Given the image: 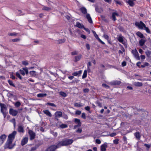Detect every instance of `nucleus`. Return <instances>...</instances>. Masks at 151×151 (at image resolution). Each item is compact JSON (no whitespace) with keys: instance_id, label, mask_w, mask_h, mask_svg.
Segmentation results:
<instances>
[{"instance_id":"obj_1","label":"nucleus","mask_w":151,"mask_h":151,"mask_svg":"<svg viewBox=\"0 0 151 151\" xmlns=\"http://www.w3.org/2000/svg\"><path fill=\"white\" fill-rule=\"evenodd\" d=\"M1 107V112L3 114L4 118H5L8 112H7V108L6 105L4 104L0 103Z\"/></svg>"},{"instance_id":"obj_2","label":"nucleus","mask_w":151,"mask_h":151,"mask_svg":"<svg viewBox=\"0 0 151 151\" xmlns=\"http://www.w3.org/2000/svg\"><path fill=\"white\" fill-rule=\"evenodd\" d=\"M13 141L7 139L6 143L4 145V148H8L9 149H11L14 148L15 144H12Z\"/></svg>"},{"instance_id":"obj_3","label":"nucleus","mask_w":151,"mask_h":151,"mask_svg":"<svg viewBox=\"0 0 151 151\" xmlns=\"http://www.w3.org/2000/svg\"><path fill=\"white\" fill-rule=\"evenodd\" d=\"M17 133L16 131H13L12 133H11L8 135L7 139L13 141L15 139Z\"/></svg>"},{"instance_id":"obj_4","label":"nucleus","mask_w":151,"mask_h":151,"mask_svg":"<svg viewBox=\"0 0 151 151\" xmlns=\"http://www.w3.org/2000/svg\"><path fill=\"white\" fill-rule=\"evenodd\" d=\"M28 133L29 135V139L30 140H32L34 139L35 137L36 134L33 131L31 130L28 131Z\"/></svg>"},{"instance_id":"obj_5","label":"nucleus","mask_w":151,"mask_h":151,"mask_svg":"<svg viewBox=\"0 0 151 151\" xmlns=\"http://www.w3.org/2000/svg\"><path fill=\"white\" fill-rule=\"evenodd\" d=\"M135 25L136 26H137L139 28L141 29H143V28L145 27V24L142 21H140L139 23L136 22Z\"/></svg>"},{"instance_id":"obj_6","label":"nucleus","mask_w":151,"mask_h":151,"mask_svg":"<svg viewBox=\"0 0 151 151\" xmlns=\"http://www.w3.org/2000/svg\"><path fill=\"white\" fill-rule=\"evenodd\" d=\"M22 69H20L19 70L20 73L23 76H24L25 73L24 71L25 72L26 74L27 75L28 74V68L27 67H25V68H23Z\"/></svg>"},{"instance_id":"obj_7","label":"nucleus","mask_w":151,"mask_h":151,"mask_svg":"<svg viewBox=\"0 0 151 151\" xmlns=\"http://www.w3.org/2000/svg\"><path fill=\"white\" fill-rule=\"evenodd\" d=\"M132 53L133 54L134 57L138 60H139L140 58L139 56V55L136 49H135L134 50H132L131 51Z\"/></svg>"},{"instance_id":"obj_8","label":"nucleus","mask_w":151,"mask_h":151,"mask_svg":"<svg viewBox=\"0 0 151 151\" xmlns=\"http://www.w3.org/2000/svg\"><path fill=\"white\" fill-rule=\"evenodd\" d=\"M18 111L17 110H14L12 108H10L9 110V114L13 116H16L18 114Z\"/></svg>"},{"instance_id":"obj_9","label":"nucleus","mask_w":151,"mask_h":151,"mask_svg":"<svg viewBox=\"0 0 151 151\" xmlns=\"http://www.w3.org/2000/svg\"><path fill=\"white\" fill-rule=\"evenodd\" d=\"M7 136L5 134H1L0 136V146L4 142Z\"/></svg>"},{"instance_id":"obj_10","label":"nucleus","mask_w":151,"mask_h":151,"mask_svg":"<svg viewBox=\"0 0 151 151\" xmlns=\"http://www.w3.org/2000/svg\"><path fill=\"white\" fill-rule=\"evenodd\" d=\"M92 32L93 33L94 37L99 41V42L101 44H102L103 45H105V43L104 42H103V41H102L99 38V37H98V35L96 33V32L94 30H92Z\"/></svg>"},{"instance_id":"obj_11","label":"nucleus","mask_w":151,"mask_h":151,"mask_svg":"<svg viewBox=\"0 0 151 151\" xmlns=\"http://www.w3.org/2000/svg\"><path fill=\"white\" fill-rule=\"evenodd\" d=\"M119 14L116 12H114L112 13V16L111 17V19H112V20H113L114 21H115L116 20V16H119Z\"/></svg>"},{"instance_id":"obj_12","label":"nucleus","mask_w":151,"mask_h":151,"mask_svg":"<svg viewBox=\"0 0 151 151\" xmlns=\"http://www.w3.org/2000/svg\"><path fill=\"white\" fill-rule=\"evenodd\" d=\"M56 149L54 145H51L46 149L45 151H55Z\"/></svg>"},{"instance_id":"obj_13","label":"nucleus","mask_w":151,"mask_h":151,"mask_svg":"<svg viewBox=\"0 0 151 151\" xmlns=\"http://www.w3.org/2000/svg\"><path fill=\"white\" fill-rule=\"evenodd\" d=\"M121 82L119 81H114L110 82V84L111 85H119Z\"/></svg>"},{"instance_id":"obj_14","label":"nucleus","mask_w":151,"mask_h":151,"mask_svg":"<svg viewBox=\"0 0 151 151\" xmlns=\"http://www.w3.org/2000/svg\"><path fill=\"white\" fill-rule=\"evenodd\" d=\"M107 143L105 142L101 146V151H106V148H107Z\"/></svg>"},{"instance_id":"obj_15","label":"nucleus","mask_w":151,"mask_h":151,"mask_svg":"<svg viewBox=\"0 0 151 151\" xmlns=\"http://www.w3.org/2000/svg\"><path fill=\"white\" fill-rule=\"evenodd\" d=\"M28 138L27 137H25L21 141V145L22 146H23L25 145L26 144L28 141Z\"/></svg>"},{"instance_id":"obj_16","label":"nucleus","mask_w":151,"mask_h":151,"mask_svg":"<svg viewBox=\"0 0 151 151\" xmlns=\"http://www.w3.org/2000/svg\"><path fill=\"white\" fill-rule=\"evenodd\" d=\"M62 112L60 111H57L55 113V116L57 117L60 118L62 116Z\"/></svg>"},{"instance_id":"obj_17","label":"nucleus","mask_w":151,"mask_h":151,"mask_svg":"<svg viewBox=\"0 0 151 151\" xmlns=\"http://www.w3.org/2000/svg\"><path fill=\"white\" fill-rule=\"evenodd\" d=\"M86 18L88 19V22L91 24L93 23L92 19L89 14H87L86 15Z\"/></svg>"},{"instance_id":"obj_18","label":"nucleus","mask_w":151,"mask_h":151,"mask_svg":"<svg viewBox=\"0 0 151 151\" xmlns=\"http://www.w3.org/2000/svg\"><path fill=\"white\" fill-rule=\"evenodd\" d=\"M126 2L130 6L133 7L134 5L133 1L131 0H128V1L126 0Z\"/></svg>"},{"instance_id":"obj_19","label":"nucleus","mask_w":151,"mask_h":151,"mask_svg":"<svg viewBox=\"0 0 151 151\" xmlns=\"http://www.w3.org/2000/svg\"><path fill=\"white\" fill-rule=\"evenodd\" d=\"M18 131L19 132L23 133L24 132V129L23 126L20 125L18 126Z\"/></svg>"},{"instance_id":"obj_20","label":"nucleus","mask_w":151,"mask_h":151,"mask_svg":"<svg viewBox=\"0 0 151 151\" xmlns=\"http://www.w3.org/2000/svg\"><path fill=\"white\" fill-rule=\"evenodd\" d=\"M82 70H80L78 72L73 73L72 75L74 76H79L82 73Z\"/></svg>"},{"instance_id":"obj_21","label":"nucleus","mask_w":151,"mask_h":151,"mask_svg":"<svg viewBox=\"0 0 151 151\" xmlns=\"http://www.w3.org/2000/svg\"><path fill=\"white\" fill-rule=\"evenodd\" d=\"M43 113L47 116H49L51 117L52 115L50 112V111L48 110H46L43 111Z\"/></svg>"},{"instance_id":"obj_22","label":"nucleus","mask_w":151,"mask_h":151,"mask_svg":"<svg viewBox=\"0 0 151 151\" xmlns=\"http://www.w3.org/2000/svg\"><path fill=\"white\" fill-rule=\"evenodd\" d=\"M62 143H63L62 141L59 142L56 145H54V146H55V147L56 149L62 146H63V145Z\"/></svg>"},{"instance_id":"obj_23","label":"nucleus","mask_w":151,"mask_h":151,"mask_svg":"<svg viewBox=\"0 0 151 151\" xmlns=\"http://www.w3.org/2000/svg\"><path fill=\"white\" fill-rule=\"evenodd\" d=\"M76 26L78 27L79 28H83L84 27V26L82 24H81L79 22H77L76 24Z\"/></svg>"},{"instance_id":"obj_24","label":"nucleus","mask_w":151,"mask_h":151,"mask_svg":"<svg viewBox=\"0 0 151 151\" xmlns=\"http://www.w3.org/2000/svg\"><path fill=\"white\" fill-rule=\"evenodd\" d=\"M82 55H79L78 56H76L75 57V60L74 62H76L79 60H80L81 58Z\"/></svg>"},{"instance_id":"obj_25","label":"nucleus","mask_w":151,"mask_h":151,"mask_svg":"<svg viewBox=\"0 0 151 151\" xmlns=\"http://www.w3.org/2000/svg\"><path fill=\"white\" fill-rule=\"evenodd\" d=\"M134 135L137 139L139 140L141 136L140 135L139 132H137L134 134Z\"/></svg>"},{"instance_id":"obj_26","label":"nucleus","mask_w":151,"mask_h":151,"mask_svg":"<svg viewBox=\"0 0 151 151\" xmlns=\"http://www.w3.org/2000/svg\"><path fill=\"white\" fill-rule=\"evenodd\" d=\"M80 10L84 14H87V9L85 7H82L80 9Z\"/></svg>"},{"instance_id":"obj_27","label":"nucleus","mask_w":151,"mask_h":151,"mask_svg":"<svg viewBox=\"0 0 151 151\" xmlns=\"http://www.w3.org/2000/svg\"><path fill=\"white\" fill-rule=\"evenodd\" d=\"M134 85L136 86L141 87L142 86L143 84L141 82H134Z\"/></svg>"},{"instance_id":"obj_28","label":"nucleus","mask_w":151,"mask_h":151,"mask_svg":"<svg viewBox=\"0 0 151 151\" xmlns=\"http://www.w3.org/2000/svg\"><path fill=\"white\" fill-rule=\"evenodd\" d=\"M123 38V36L121 35L117 37V39L119 42L121 43L122 44H123L124 40Z\"/></svg>"},{"instance_id":"obj_29","label":"nucleus","mask_w":151,"mask_h":151,"mask_svg":"<svg viewBox=\"0 0 151 151\" xmlns=\"http://www.w3.org/2000/svg\"><path fill=\"white\" fill-rule=\"evenodd\" d=\"M65 41V39H60L56 41V42L58 44H60L64 43Z\"/></svg>"},{"instance_id":"obj_30","label":"nucleus","mask_w":151,"mask_h":151,"mask_svg":"<svg viewBox=\"0 0 151 151\" xmlns=\"http://www.w3.org/2000/svg\"><path fill=\"white\" fill-rule=\"evenodd\" d=\"M136 35L139 37L141 38H144V36L143 34L140 32H138L136 33Z\"/></svg>"},{"instance_id":"obj_31","label":"nucleus","mask_w":151,"mask_h":151,"mask_svg":"<svg viewBox=\"0 0 151 151\" xmlns=\"http://www.w3.org/2000/svg\"><path fill=\"white\" fill-rule=\"evenodd\" d=\"M74 122L76 123H77L78 126H81V123L80 120L79 119L76 118L75 119Z\"/></svg>"},{"instance_id":"obj_32","label":"nucleus","mask_w":151,"mask_h":151,"mask_svg":"<svg viewBox=\"0 0 151 151\" xmlns=\"http://www.w3.org/2000/svg\"><path fill=\"white\" fill-rule=\"evenodd\" d=\"M95 9L96 11L99 13H101L102 11V9L101 8H99L97 6H95Z\"/></svg>"},{"instance_id":"obj_33","label":"nucleus","mask_w":151,"mask_h":151,"mask_svg":"<svg viewBox=\"0 0 151 151\" xmlns=\"http://www.w3.org/2000/svg\"><path fill=\"white\" fill-rule=\"evenodd\" d=\"M146 40L143 39H141L139 41V43L140 46H142L144 44Z\"/></svg>"},{"instance_id":"obj_34","label":"nucleus","mask_w":151,"mask_h":151,"mask_svg":"<svg viewBox=\"0 0 151 151\" xmlns=\"http://www.w3.org/2000/svg\"><path fill=\"white\" fill-rule=\"evenodd\" d=\"M47 96L46 93H39L37 95V97H44Z\"/></svg>"},{"instance_id":"obj_35","label":"nucleus","mask_w":151,"mask_h":151,"mask_svg":"<svg viewBox=\"0 0 151 151\" xmlns=\"http://www.w3.org/2000/svg\"><path fill=\"white\" fill-rule=\"evenodd\" d=\"M68 144V145H71L73 142V139H65Z\"/></svg>"},{"instance_id":"obj_36","label":"nucleus","mask_w":151,"mask_h":151,"mask_svg":"<svg viewBox=\"0 0 151 151\" xmlns=\"http://www.w3.org/2000/svg\"><path fill=\"white\" fill-rule=\"evenodd\" d=\"M14 105L16 107L18 108L21 106V103L19 101H18L15 103Z\"/></svg>"},{"instance_id":"obj_37","label":"nucleus","mask_w":151,"mask_h":151,"mask_svg":"<svg viewBox=\"0 0 151 151\" xmlns=\"http://www.w3.org/2000/svg\"><path fill=\"white\" fill-rule=\"evenodd\" d=\"M87 71L86 70H84L83 74L82 76V78L83 79H84L86 78L87 77Z\"/></svg>"},{"instance_id":"obj_38","label":"nucleus","mask_w":151,"mask_h":151,"mask_svg":"<svg viewBox=\"0 0 151 151\" xmlns=\"http://www.w3.org/2000/svg\"><path fill=\"white\" fill-rule=\"evenodd\" d=\"M8 82L9 84L11 86H12L14 87H15V85L13 83V82L12 80H9L8 81Z\"/></svg>"},{"instance_id":"obj_39","label":"nucleus","mask_w":151,"mask_h":151,"mask_svg":"<svg viewBox=\"0 0 151 151\" xmlns=\"http://www.w3.org/2000/svg\"><path fill=\"white\" fill-rule=\"evenodd\" d=\"M29 74L31 76H35L36 75V72L34 70L30 71Z\"/></svg>"},{"instance_id":"obj_40","label":"nucleus","mask_w":151,"mask_h":151,"mask_svg":"<svg viewBox=\"0 0 151 151\" xmlns=\"http://www.w3.org/2000/svg\"><path fill=\"white\" fill-rule=\"evenodd\" d=\"M59 94L60 95L64 97H66L67 96L66 93L63 91H60Z\"/></svg>"},{"instance_id":"obj_41","label":"nucleus","mask_w":151,"mask_h":151,"mask_svg":"<svg viewBox=\"0 0 151 151\" xmlns=\"http://www.w3.org/2000/svg\"><path fill=\"white\" fill-rule=\"evenodd\" d=\"M60 127L61 128H65L68 127V126L65 124H62L60 125Z\"/></svg>"},{"instance_id":"obj_42","label":"nucleus","mask_w":151,"mask_h":151,"mask_svg":"<svg viewBox=\"0 0 151 151\" xmlns=\"http://www.w3.org/2000/svg\"><path fill=\"white\" fill-rule=\"evenodd\" d=\"M10 122H12L13 123L14 127H15L16 125V122L15 118H13L12 119L10 120Z\"/></svg>"},{"instance_id":"obj_43","label":"nucleus","mask_w":151,"mask_h":151,"mask_svg":"<svg viewBox=\"0 0 151 151\" xmlns=\"http://www.w3.org/2000/svg\"><path fill=\"white\" fill-rule=\"evenodd\" d=\"M46 105H49L51 106H53V107H56V105L54 103H48L46 104Z\"/></svg>"},{"instance_id":"obj_44","label":"nucleus","mask_w":151,"mask_h":151,"mask_svg":"<svg viewBox=\"0 0 151 151\" xmlns=\"http://www.w3.org/2000/svg\"><path fill=\"white\" fill-rule=\"evenodd\" d=\"M102 86L103 87L107 89H109L110 88V87L108 85L105 83L102 84Z\"/></svg>"},{"instance_id":"obj_45","label":"nucleus","mask_w":151,"mask_h":151,"mask_svg":"<svg viewBox=\"0 0 151 151\" xmlns=\"http://www.w3.org/2000/svg\"><path fill=\"white\" fill-rule=\"evenodd\" d=\"M91 66V63L90 62H89L87 64V68H88V72H89L90 70V69L89 68V66Z\"/></svg>"},{"instance_id":"obj_46","label":"nucleus","mask_w":151,"mask_h":151,"mask_svg":"<svg viewBox=\"0 0 151 151\" xmlns=\"http://www.w3.org/2000/svg\"><path fill=\"white\" fill-rule=\"evenodd\" d=\"M42 143L40 142H38L36 143L35 145L37 147V148H38L40 145H42Z\"/></svg>"},{"instance_id":"obj_47","label":"nucleus","mask_w":151,"mask_h":151,"mask_svg":"<svg viewBox=\"0 0 151 151\" xmlns=\"http://www.w3.org/2000/svg\"><path fill=\"white\" fill-rule=\"evenodd\" d=\"M16 75L17 77H18L20 80H21L22 79V77L21 76L20 74H19V72H16Z\"/></svg>"},{"instance_id":"obj_48","label":"nucleus","mask_w":151,"mask_h":151,"mask_svg":"<svg viewBox=\"0 0 151 151\" xmlns=\"http://www.w3.org/2000/svg\"><path fill=\"white\" fill-rule=\"evenodd\" d=\"M22 63L23 65H27L29 64L28 62L27 61L25 60L23 61L22 62Z\"/></svg>"},{"instance_id":"obj_49","label":"nucleus","mask_w":151,"mask_h":151,"mask_svg":"<svg viewBox=\"0 0 151 151\" xmlns=\"http://www.w3.org/2000/svg\"><path fill=\"white\" fill-rule=\"evenodd\" d=\"M62 142L63 146H64L68 145L65 140H62Z\"/></svg>"},{"instance_id":"obj_50","label":"nucleus","mask_w":151,"mask_h":151,"mask_svg":"<svg viewBox=\"0 0 151 151\" xmlns=\"http://www.w3.org/2000/svg\"><path fill=\"white\" fill-rule=\"evenodd\" d=\"M8 97H15V95H14L12 93H8Z\"/></svg>"},{"instance_id":"obj_51","label":"nucleus","mask_w":151,"mask_h":151,"mask_svg":"<svg viewBox=\"0 0 151 151\" xmlns=\"http://www.w3.org/2000/svg\"><path fill=\"white\" fill-rule=\"evenodd\" d=\"M144 28L145 29L147 33H150V31L148 27H147L145 26V27Z\"/></svg>"},{"instance_id":"obj_52","label":"nucleus","mask_w":151,"mask_h":151,"mask_svg":"<svg viewBox=\"0 0 151 151\" xmlns=\"http://www.w3.org/2000/svg\"><path fill=\"white\" fill-rule=\"evenodd\" d=\"M20 40V39L19 38H16L12 40V41L13 42H17L19 41Z\"/></svg>"},{"instance_id":"obj_53","label":"nucleus","mask_w":151,"mask_h":151,"mask_svg":"<svg viewBox=\"0 0 151 151\" xmlns=\"http://www.w3.org/2000/svg\"><path fill=\"white\" fill-rule=\"evenodd\" d=\"M119 139H116L113 141L115 145H117L119 143Z\"/></svg>"},{"instance_id":"obj_54","label":"nucleus","mask_w":151,"mask_h":151,"mask_svg":"<svg viewBox=\"0 0 151 151\" xmlns=\"http://www.w3.org/2000/svg\"><path fill=\"white\" fill-rule=\"evenodd\" d=\"M74 106L76 107H81L82 105L78 103H75L74 104Z\"/></svg>"},{"instance_id":"obj_55","label":"nucleus","mask_w":151,"mask_h":151,"mask_svg":"<svg viewBox=\"0 0 151 151\" xmlns=\"http://www.w3.org/2000/svg\"><path fill=\"white\" fill-rule=\"evenodd\" d=\"M17 35V33L14 32L13 33H9L8 34V35L9 36H16Z\"/></svg>"},{"instance_id":"obj_56","label":"nucleus","mask_w":151,"mask_h":151,"mask_svg":"<svg viewBox=\"0 0 151 151\" xmlns=\"http://www.w3.org/2000/svg\"><path fill=\"white\" fill-rule=\"evenodd\" d=\"M37 149V148L35 145L34 147L31 148L30 151H34L36 150Z\"/></svg>"},{"instance_id":"obj_57","label":"nucleus","mask_w":151,"mask_h":151,"mask_svg":"<svg viewBox=\"0 0 151 151\" xmlns=\"http://www.w3.org/2000/svg\"><path fill=\"white\" fill-rule=\"evenodd\" d=\"M145 53L147 57H149L151 54V51H147Z\"/></svg>"},{"instance_id":"obj_58","label":"nucleus","mask_w":151,"mask_h":151,"mask_svg":"<svg viewBox=\"0 0 151 151\" xmlns=\"http://www.w3.org/2000/svg\"><path fill=\"white\" fill-rule=\"evenodd\" d=\"M81 112L80 110H77L75 112V114L77 115H80L81 114Z\"/></svg>"},{"instance_id":"obj_59","label":"nucleus","mask_w":151,"mask_h":151,"mask_svg":"<svg viewBox=\"0 0 151 151\" xmlns=\"http://www.w3.org/2000/svg\"><path fill=\"white\" fill-rule=\"evenodd\" d=\"M50 9L47 7L44 6L42 9L44 10L48 11Z\"/></svg>"},{"instance_id":"obj_60","label":"nucleus","mask_w":151,"mask_h":151,"mask_svg":"<svg viewBox=\"0 0 151 151\" xmlns=\"http://www.w3.org/2000/svg\"><path fill=\"white\" fill-rule=\"evenodd\" d=\"M78 52L77 51H74L71 53V54L72 55H77Z\"/></svg>"},{"instance_id":"obj_61","label":"nucleus","mask_w":151,"mask_h":151,"mask_svg":"<svg viewBox=\"0 0 151 151\" xmlns=\"http://www.w3.org/2000/svg\"><path fill=\"white\" fill-rule=\"evenodd\" d=\"M96 142L98 144H99L101 143V141L99 139H96Z\"/></svg>"},{"instance_id":"obj_62","label":"nucleus","mask_w":151,"mask_h":151,"mask_svg":"<svg viewBox=\"0 0 151 151\" xmlns=\"http://www.w3.org/2000/svg\"><path fill=\"white\" fill-rule=\"evenodd\" d=\"M81 117L84 119H86V114L84 113H82L81 115Z\"/></svg>"},{"instance_id":"obj_63","label":"nucleus","mask_w":151,"mask_h":151,"mask_svg":"<svg viewBox=\"0 0 151 151\" xmlns=\"http://www.w3.org/2000/svg\"><path fill=\"white\" fill-rule=\"evenodd\" d=\"M104 37L106 40H108L109 39V36L107 35L104 34L103 35Z\"/></svg>"},{"instance_id":"obj_64","label":"nucleus","mask_w":151,"mask_h":151,"mask_svg":"<svg viewBox=\"0 0 151 151\" xmlns=\"http://www.w3.org/2000/svg\"><path fill=\"white\" fill-rule=\"evenodd\" d=\"M126 62L125 61H124L122 62V66L123 67H124L126 65Z\"/></svg>"}]
</instances>
